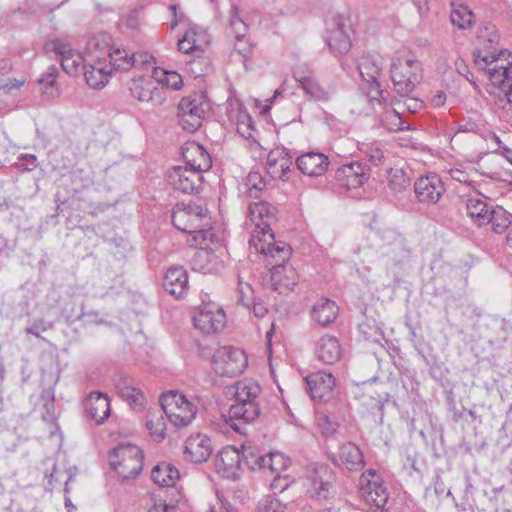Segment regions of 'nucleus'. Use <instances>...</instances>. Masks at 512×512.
<instances>
[{"instance_id":"55","label":"nucleus","mask_w":512,"mask_h":512,"mask_svg":"<svg viewBox=\"0 0 512 512\" xmlns=\"http://www.w3.org/2000/svg\"><path fill=\"white\" fill-rule=\"evenodd\" d=\"M178 51L183 53H190L195 48V41L192 37L189 36L188 33H186L181 39L178 40L177 43Z\"/></svg>"},{"instance_id":"47","label":"nucleus","mask_w":512,"mask_h":512,"mask_svg":"<svg viewBox=\"0 0 512 512\" xmlns=\"http://www.w3.org/2000/svg\"><path fill=\"white\" fill-rule=\"evenodd\" d=\"M381 124L387 130L394 132L411 129L410 125L407 124L394 109H389L382 114Z\"/></svg>"},{"instance_id":"54","label":"nucleus","mask_w":512,"mask_h":512,"mask_svg":"<svg viewBox=\"0 0 512 512\" xmlns=\"http://www.w3.org/2000/svg\"><path fill=\"white\" fill-rule=\"evenodd\" d=\"M242 461L244 460V463L251 469V470H258L260 465V460H258V457H261L262 454L255 451L252 448H245L242 446Z\"/></svg>"},{"instance_id":"14","label":"nucleus","mask_w":512,"mask_h":512,"mask_svg":"<svg viewBox=\"0 0 512 512\" xmlns=\"http://www.w3.org/2000/svg\"><path fill=\"white\" fill-rule=\"evenodd\" d=\"M196 329L205 334L215 333L221 330L226 323L223 309L214 302L199 306L193 316Z\"/></svg>"},{"instance_id":"36","label":"nucleus","mask_w":512,"mask_h":512,"mask_svg":"<svg viewBox=\"0 0 512 512\" xmlns=\"http://www.w3.org/2000/svg\"><path fill=\"white\" fill-rule=\"evenodd\" d=\"M338 314V306L335 301L328 298L319 299L311 309V318L320 326L331 324Z\"/></svg>"},{"instance_id":"58","label":"nucleus","mask_w":512,"mask_h":512,"mask_svg":"<svg viewBox=\"0 0 512 512\" xmlns=\"http://www.w3.org/2000/svg\"><path fill=\"white\" fill-rule=\"evenodd\" d=\"M20 160H23L26 162V164H22L24 170L32 171L35 169L38 165L37 163V157L34 154H22L20 156Z\"/></svg>"},{"instance_id":"52","label":"nucleus","mask_w":512,"mask_h":512,"mask_svg":"<svg viewBox=\"0 0 512 512\" xmlns=\"http://www.w3.org/2000/svg\"><path fill=\"white\" fill-rule=\"evenodd\" d=\"M285 510L286 506L271 496H266L257 505V512H285Z\"/></svg>"},{"instance_id":"44","label":"nucleus","mask_w":512,"mask_h":512,"mask_svg":"<svg viewBox=\"0 0 512 512\" xmlns=\"http://www.w3.org/2000/svg\"><path fill=\"white\" fill-rule=\"evenodd\" d=\"M146 427L150 434L158 440L164 439V432L166 430V422L163 416V411H149L146 420Z\"/></svg>"},{"instance_id":"37","label":"nucleus","mask_w":512,"mask_h":512,"mask_svg":"<svg viewBox=\"0 0 512 512\" xmlns=\"http://www.w3.org/2000/svg\"><path fill=\"white\" fill-rule=\"evenodd\" d=\"M275 207L267 202L250 203L248 207V215L250 220L255 224L252 234L261 231L259 225L264 226L266 223L270 228L271 221L274 219Z\"/></svg>"},{"instance_id":"24","label":"nucleus","mask_w":512,"mask_h":512,"mask_svg":"<svg viewBox=\"0 0 512 512\" xmlns=\"http://www.w3.org/2000/svg\"><path fill=\"white\" fill-rule=\"evenodd\" d=\"M52 49L60 56L62 69L69 75H77L82 71L85 60L82 54L72 49L67 43L56 39L51 42Z\"/></svg>"},{"instance_id":"56","label":"nucleus","mask_w":512,"mask_h":512,"mask_svg":"<svg viewBox=\"0 0 512 512\" xmlns=\"http://www.w3.org/2000/svg\"><path fill=\"white\" fill-rule=\"evenodd\" d=\"M319 426L322 428V432L325 435H332L337 430V424L330 420L326 415L321 416L318 419Z\"/></svg>"},{"instance_id":"41","label":"nucleus","mask_w":512,"mask_h":512,"mask_svg":"<svg viewBox=\"0 0 512 512\" xmlns=\"http://www.w3.org/2000/svg\"><path fill=\"white\" fill-rule=\"evenodd\" d=\"M187 153L197 155V158L188 159L187 165L193 169H196L200 174L203 171H207L211 167V158L207 151L199 144L192 143L187 148Z\"/></svg>"},{"instance_id":"45","label":"nucleus","mask_w":512,"mask_h":512,"mask_svg":"<svg viewBox=\"0 0 512 512\" xmlns=\"http://www.w3.org/2000/svg\"><path fill=\"white\" fill-rule=\"evenodd\" d=\"M388 188L394 193L404 192L410 185V180L402 169L387 168Z\"/></svg>"},{"instance_id":"12","label":"nucleus","mask_w":512,"mask_h":512,"mask_svg":"<svg viewBox=\"0 0 512 512\" xmlns=\"http://www.w3.org/2000/svg\"><path fill=\"white\" fill-rule=\"evenodd\" d=\"M359 495L366 503L377 508H383L389 499L382 477L374 469L362 472L359 478Z\"/></svg>"},{"instance_id":"28","label":"nucleus","mask_w":512,"mask_h":512,"mask_svg":"<svg viewBox=\"0 0 512 512\" xmlns=\"http://www.w3.org/2000/svg\"><path fill=\"white\" fill-rule=\"evenodd\" d=\"M212 242L213 240H208L205 245L198 246L200 250L194 254L191 260V266L194 271H198L203 274H213L219 272L223 267V263L219 257L207 249L209 243Z\"/></svg>"},{"instance_id":"11","label":"nucleus","mask_w":512,"mask_h":512,"mask_svg":"<svg viewBox=\"0 0 512 512\" xmlns=\"http://www.w3.org/2000/svg\"><path fill=\"white\" fill-rule=\"evenodd\" d=\"M212 363L216 374L226 377H235L241 374L247 367L248 359L243 350L223 346L214 353Z\"/></svg>"},{"instance_id":"17","label":"nucleus","mask_w":512,"mask_h":512,"mask_svg":"<svg viewBox=\"0 0 512 512\" xmlns=\"http://www.w3.org/2000/svg\"><path fill=\"white\" fill-rule=\"evenodd\" d=\"M86 83L94 89L103 88L109 81L112 73L120 70L117 61L85 60L82 67Z\"/></svg>"},{"instance_id":"43","label":"nucleus","mask_w":512,"mask_h":512,"mask_svg":"<svg viewBox=\"0 0 512 512\" xmlns=\"http://www.w3.org/2000/svg\"><path fill=\"white\" fill-rule=\"evenodd\" d=\"M58 75V69L55 65H50L46 72H44L38 79V83L41 86L42 93L54 97L59 94L56 78Z\"/></svg>"},{"instance_id":"15","label":"nucleus","mask_w":512,"mask_h":512,"mask_svg":"<svg viewBox=\"0 0 512 512\" xmlns=\"http://www.w3.org/2000/svg\"><path fill=\"white\" fill-rule=\"evenodd\" d=\"M205 108L200 98L183 97L178 104V123L188 132H194L202 125Z\"/></svg>"},{"instance_id":"34","label":"nucleus","mask_w":512,"mask_h":512,"mask_svg":"<svg viewBox=\"0 0 512 512\" xmlns=\"http://www.w3.org/2000/svg\"><path fill=\"white\" fill-rule=\"evenodd\" d=\"M230 13L231 15L229 19V28L231 33L234 34L235 39L237 41L235 43V51H237L238 54L246 58L247 54L251 51V46L243 42L244 37L248 33V26L244 22V20L239 17L238 10L236 7L232 6Z\"/></svg>"},{"instance_id":"4","label":"nucleus","mask_w":512,"mask_h":512,"mask_svg":"<svg viewBox=\"0 0 512 512\" xmlns=\"http://www.w3.org/2000/svg\"><path fill=\"white\" fill-rule=\"evenodd\" d=\"M473 57L478 69L487 74L489 85L500 89L507 102L512 105V53L507 50L490 52L476 49Z\"/></svg>"},{"instance_id":"25","label":"nucleus","mask_w":512,"mask_h":512,"mask_svg":"<svg viewBox=\"0 0 512 512\" xmlns=\"http://www.w3.org/2000/svg\"><path fill=\"white\" fill-rule=\"evenodd\" d=\"M212 454L211 440L205 434L191 435L185 441L184 457L186 460L200 464L206 462Z\"/></svg>"},{"instance_id":"53","label":"nucleus","mask_w":512,"mask_h":512,"mask_svg":"<svg viewBox=\"0 0 512 512\" xmlns=\"http://www.w3.org/2000/svg\"><path fill=\"white\" fill-rule=\"evenodd\" d=\"M365 156L369 163L375 167H379L381 165H384L385 162V156L382 149L377 144H372L367 147V149L364 151Z\"/></svg>"},{"instance_id":"7","label":"nucleus","mask_w":512,"mask_h":512,"mask_svg":"<svg viewBox=\"0 0 512 512\" xmlns=\"http://www.w3.org/2000/svg\"><path fill=\"white\" fill-rule=\"evenodd\" d=\"M109 464L124 480L136 478L143 468V454L134 444H120L109 455Z\"/></svg>"},{"instance_id":"61","label":"nucleus","mask_w":512,"mask_h":512,"mask_svg":"<svg viewBox=\"0 0 512 512\" xmlns=\"http://www.w3.org/2000/svg\"><path fill=\"white\" fill-rule=\"evenodd\" d=\"M434 492L435 494L440 497L442 495H446V496H451V491L450 490H446V487L444 485V483L439 480V479H436V481L434 482Z\"/></svg>"},{"instance_id":"27","label":"nucleus","mask_w":512,"mask_h":512,"mask_svg":"<svg viewBox=\"0 0 512 512\" xmlns=\"http://www.w3.org/2000/svg\"><path fill=\"white\" fill-rule=\"evenodd\" d=\"M307 389L313 400H325L332 392L335 385V379L332 373L317 371L309 374L305 378Z\"/></svg>"},{"instance_id":"18","label":"nucleus","mask_w":512,"mask_h":512,"mask_svg":"<svg viewBox=\"0 0 512 512\" xmlns=\"http://www.w3.org/2000/svg\"><path fill=\"white\" fill-rule=\"evenodd\" d=\"M169 178L173 189L183 194L198 193L203 183L202 175L188 165L174 167Z\"/></svg>"},{"instance_id":"64","label":"nucleus","mask_w":512,"mask_h":512,"mask_svg":"<svg viewBox=\"0 0 512 512\" xmlns=\"http://www.w3.org/2000/svg\"><path fill=\"white\" fill-rule=\"evenodd\" d=\"M414 6L417 8L420 15H423L429 10L428 0H411Z\"/></svg>"},{"instance_id":"42","label":"nucleus","mask_w":512,"mask_h":512,"mask_svg":"<svg viewBox=\"0 0 512 512\" xmlns=\"http://www.w3.org/2000/svg\"><path fill=\"white\" fill-rule=\"evenodd\" d=\"M153 78L157 81L159 86L164 85L173 90H179L183 85V80L180 74L176 71H169L160 68H153Z\"/></svg>"},{"instance_id":"40","label":"nucleus","mask_w":512,"mask_h":512,"mask_svg":"<svg viewBox=\"0 0 512 512\" xmlns=\"http://www.w3.org/2000/svg\"><path fill=\"white\" fill-rule=\"evenodd\" d=\"M132 379L124 378L116 385L118 393L121 398L129 403L134 408H141L143 406L144 396L141 390L132 385Z\"/></svg>"},{"instance_id":"33","label":"nucleus","mask_w":512,"mask_h":512,"mask_svg":"<svg viewBox=\"0 0 512 512\" xmlns=\"http://www.w3.org/2000/svg\"><path fill=\"white\" fill-rule=\"evenodd\" d=\"M338 457L341 465L350 472L361 471L365 466L363 452L352 442L343 443L339 447Z\"/></svg>"},{"instance_id":"49","label":"nucleus","mask_w":512,"mask_h":512,"mask_svg":"<svg viewBox=\"0 0 512 512\" xmlns=\"http://www.w3.org/2000/svg\"><path fill=\"white\" fill-rule=\"evenodd\" d=\"M245 187L250 197L258 198V194L266 187V182L259 172H250L246 177Z\"/></svg>"},{"instance_id":"8","label":"nucleus","mask_w":512,"mask_h":512,"mask_svg":"<svg viewBox=\"0 0 512 512\" xmlns=\"http://www.w3.org/2000/svg\"><path fill=\"white\" fill-rule=\"evenodd\" d=\"M160 405L167 419L177 428L188 426L197 414V407L176 391L163 394Z\"/></svg>"},{"instance_id":"13","label":"nucleus","mask_w":512,"mask_h":512,"mask_svg":"<svg viewBox=\"0 0 512 512\" xmlns=\"http://www.w3.org/2000/svg\"><path fill=\"white\" fill-rule=\"evenodd\" d=\"M128 88L131 96L141 102H149L153 106H161L166 101V88L159 86L153 76L135 77L129 82Z\"/></svg>"},{"instance_id":"19","label":"nucleus","mask_w":512,"mask_h":512,"mask_svg":"<svg viewBox=\"0 0 512 512\" xmlns=\"http://www.w3.org/2000/svg\"><path fill=\"white\" fill-rule=\"evenodd\" d=\"M112 36L107 32H99L91 36L86 45V60H105L115 62L116 50Z\"/></svg>"},{"instance_id":"22","label":"nucleus","mask_w":512,"mask_h":512,"mask_svg":"<svg viewBox=\"0 0 512 512\" xmlns=\"http://www.w3.org/2000/svg\"><path fill=\"white\" fill-rule=\"evenodd\" d=\"M293 165V157L285 148L272 149L266 158L267 173L272 179L287 180Z\"/></svg>"},{"instance_id":"50","label":"nucleus","mask_w":512,"mask_h":512,"mask_svg":"<svg viewBox=\"0 0 512 512\" xmlns=\"http://www.w3.org/2000/svg\"><path fill=\"white\" fill-rule=\"evenodd\" d=\"M41 399L44 401L42 409V419L45 422L53 423L56 420L55 406H54V393L52 390H44L41 394Z\"/></svg>"},{"instance_id":"48","label":"nucleus","mask_w":512,"mask_h":512,"mask_svg":"<svg viewBox=\"0 0 512 512\" xmlns=\"http://www.w3.org/2000/svg\"><path fill=\"white\" fill-rule=\"evenodd\" d=\"M489 218H492L489 224L492 225V230L497 234L505 232L511 224V215L500 206L493 207Z\"/></svg>"},{"instance_id":"16","label":"nucleus","mask_w":512,"mask_h":512,"mask_svg":"<svg viewBox=\"0 0 512 512\" xmlns=\"http://www.w3.org/2000/svg\"><path fill=\"white\" fill-rule=\"evenodd\" d=\"M445 185L439 175L432 173L418 178L414 183L417 200L425 205H435L445 193Z\"/></svg>"},{"instance_id":"1","label":"nucleus","mask_w":512,"mask_h":512,"mask_svg":"<svg viewBox=\"0 0 512 512\" xmlns=\"http://www.w3.org/2000/svg\"><path fill=\"white\" fill-rule=\"evenodd\" d=\"M259 228L261 231L252 234L249 239L250 248L264 256L275 289L278 286L292 288L297 283V274L293 267L285 265L290 257L289 246L274 240L272 229L267 223L264 226L259 225Z\"/></svg>"},{"instance_id":"20","label":"nucleus","mask_w":512,"mask_h":512,"mask_svg":"<svg viewBox=\"0 0 512 512\" xmlns=\"http://www.w3.org/2000/svg\"><path fill=\"white\" fill-rule=\"evenodd\" d=\"M369 177L370 168L358 161L342 165L335 173L337 183L347 189L361 187Z\"/></svg>"},{"instance_id":"6","label":"nucleus","mask_w":512,"mask_h":512,"mask_svg":"<svg viewBox=\"0 0 512 512\" xmlns=\"http://www.w3.org/2000/svg\"><path fill=\"white\" fill-rule=\"evenodd\" d=\"M334 470L324 463H311L306 467L304 486L311 498L325 500L335 492Z\"/></svg>"},{"instance_id":"57","label":"nucleus","mask_w":512,"mask_h":512,"mask_svg":"<svg viewBox=\"0 0 512 512\" xmlns=\"http://www.w3.org/2000/svg\"><path fill=\"white\" fill-rule=\"evenodd\" d=\"M48 329V326H46L45 321L40 319L34 322V324L30 327H27L25 329L27 334H32L36 336L37 338H42L40 335V332H44Z\"/></svg>"},{"instance_id":"9","label":"nucleus","mask_w":512,"mask_h":512,"mask_svg":"<svg viewBox=\"0 0 512 512\" xmlns=\"http://www.w3.org/2000/svg\"><path fill=\"white\" fill-rule=\"evenodd\" d=\"M421 63L416 59H393L390 65L391 80L401 96L411 93L420 82Z\"/></svg>"},{"instance_id":"21","label":"nucleus","mask_w":512,"mask_h":512,"mask_svg":"<svg viewBox=\"0 0 512 512\" xmlns=\"http://www.w3.org/2000/svg\"><path fill=\"white\" fill-rule=\"evenodd\" d=\"M293 76L305 95L309 96L311 99L322 102H327L331 99L334 93L333 89L323 86L311 71L296 69Z\"/></svg>"},{"instance_id":"2","label":"nucleus","mask_w":512,"mask_h":512,"mask_svg":"<svg viewBox=\"0 0 512 512\" xmlns=\"http://www.w3.org/2000/svg\"><path fill=\"white\" fill-rule=\"evenodd\" d=\"M232 388L235 392V402L229 408L226 423L237 433L247 435L249 426L261 414V386L253 379L237 381Z\"/></svg>"},{"instance_id":"23","label":"nucleus","mask_w":512,"mask_h":512,"mask_svg":"<svg viewBox=\"0 0 512 512\" xmlns=\"http://www.w3.org/2000/svg\"><path fill=\"white\" fill-rule=\"evenodd\" d=\"M241 463L242 452L233 446H227L218 453L215 467L223 477L235 480L239 476Z\"/></svg>"},{"instance_id":"59","label":"nucleus","mask_w":512,"mask_h":512,"mask_svg":"<svg viewBox=\"0 0 512 512\" xmlns=\"http://www.w3.org/2000/svg\"><path fill=\"white\" fill-rule=\"evenodd\" d=\"M124 21L125 26L131 30H136L140 26L139 16L135 11L130 12Z\"/></svg>"},{"instance_id":"38","label":"nucleus","mask_w":512,"mask_h":512,"mask_svg":"<svg viewBox=\"0 0 512 512\" xmlns=\"http://www.w3.org/2000/svg\"><path fill=\"white\" fill-rule=\"evenodd\" d=\"M492 205H489L486 201L480 198L470 197L466 201V210L471 220L478 226L487 225L490 223L492 218L490 217V211L493 210Z\"/></svg>"},{"instance_id":"3","label":"nucleus","mask_w":512,"mask_h":512,"mask_svg":"<svg viewBox=\"0 0 512 512\" xmlns=\"http://www.w3.org/2000/svg\"><path fill=\"white\" fill-rule=\"evenodd\" d=\"M171 218L175 228L191 235L189 243L192 246H203L208 240H214L210 213L201 203H177L172 210Z\"/></svg>"},{"instance_id":"31","label":"nucleus","mask_w":512,"mask_h":512,"mask_svg":"<svg viewBox=\"0 0 512 512\" xmlns=\"http://www.w3.org/2000/svg\"><path fill=\"white\" fill-rule=\"evenodd\" d=\"M163 288L175 298H182L188 289L187 271L183 267H170L164 276Z\"/></svg>"},{"instance_id":"62","label":"nucleus","mask_w":512,"mask_h":512,"mask_svg":"<svg viewBox=\"0 0 512 512\" xmlns=\"http://www.w3.org/2000/svg\"><path fill=\"white\" fill-rule=\"evenodd\" d=\"M446 102V95L444 92L438 91L435 95L431 98V104L435 108L442 107Z\"/></svg>"},{"instance_id":"10","label":"nucleus","mask_w":512,"mask_h":512,"mask_svg":"<svg viewBox=\"0 0 512 512\" xmlns=\"http://www.w3.org/2000/svg\"><path fill=\"white\" fill-rule=\"evenodd\" d=\"M326 43L334 56L347 54L352 46V24L349 18L335 14L326 22Z\"/></svg>"},{"instance_id":"51","label":"nucleus","mask_w":512,"mask_h":512,"mask_svg":"<svg viewBox=\"0 0 512 512\" xmlns=\"http://www.w3.org/2000/svg\"><path fill=\"white\" fill-rule=\"evenodd\" d=\"M270 473L280 475L281 472L287 470L291 464L289 457L285 456L281 452H270Z\"/></svg>"},{"instance_id":"60","label":"nucleus","mask_w":512,"mask_h":512,"mask_svg":"<svg viewBox=\"0 0 512 512\" xmlns=\"http://www.w3.org/2000/svg\"><path fill=\"white\" fill-rule=\"evenodd\" d=\"M290 484V481L287 477L281 479L280 475H276L271 482V488L274 490L284 491Z\"/></svg>"},{"instance_id":"35","label":"nucleus","mask_w":512,"mask_h":512,"mask_svg":"<svg viewBox=\"0 0 512 512\" xmlns=\"http://www.w3.org/2000/svg\"><path fill=\"white\" fill-rule=\"evenodd\" d=\"M237 299L239 303L247 308H250L252 305L253 313L257 318H263L268 312L263 301L255 300L251 285L248 282L243 281L241 277H238Z\"/></svg>"},{"instance_id":"46","label":"nucleus","mask_w":512,"mask_h":512,"mask_svg":"<svg viewBox=\"0 0 512 512\" xmlns=\"http://www.w3.org/2000/svg\"><path fill=\"white\" fill-rule=\"evenodd\" d=\"M450 18L459 29H466L473 24L475 16L467 6L459 4L454 5Z\"/></svg>"},{"instance_id":"5","label":"nucleus","mask_w":512,"mask_h":512,"mask_svg":"<svg viewBox=\"0 0 512 512\" xmlns=\"http://www.w3.org/2000/svg\"><path fill=\"white\" fill-rule=\"evenodd\" d=\"M383 58L377 53L363 54L358 61V71L362 80L368 84L366 98L371 104H381L385 100V91L381 89Z\"/></svg>"},{"instance_id":"32","label":"nucleus","mask_w":512,"mask_h":512,"mask_svg":"<svg viewBox=\"0 0 512 512\" xmlns=\"http://www.w3.org/2000/svg\"><path fill=\"white\" fill-rule=\"evenodd\" d=\"M117 66L121 71H127L132 67L145 68L154 63V57L147 52L141 51L137 53H130L125 48L116 50Z\"/></svg>"},{"instance_id":"63","label":"nucleus","mask_w":512,"mask_h":512,"mask_svg":"<svg viewBox=\"0 0 512 512\" xmlns=\"http://www.w3.org/2000/svg\"><path fill=\"white\" fill-rule=\"evenodd\" d=\"M178 7L179 6L176 4L169 6V9L172 12V15L174 17V19L172 20L171 25H170L171 29H174L178 25V22H180L183 18V14L182 13L178 14V12H177Z\"/></svg>"},{"instance_id":"30","label":"nucleus","mask_w":512,"mask_h":512,"mask_svg":"<svg viewBox=\"0 0 512 512\" xmlns=\"http://www.w3.org/2000/svg\"><path fill=\"white\" fill-rule=\"evenodd\" d=\"M315 355L323 364L337 363L342 356V348L338 339L329 334L320 337L315 344Z\"/></svg>"},{"instance_id":"26","label":"nucleus","mask_w":512,"mask_h":512,"mask_svg":"<svg viewBox=\"0 0 512 512\" xmlns=\"http://www.w3.org/2000/svg\"><path fill=\"white\" fill-rule=\"evenodd\" d=\"M86 416L96 424H102L111 413L110 399L101 392H91L84 402Z\"/></svg>"},{"instance_id":"39","label":"nucleus","mask_w":512,"mask_h":512,"mask_svg":"<svg viewBox=\"0 0 512 512\" xmlns=\"http://www.w3.org/2000/svg\"><path fill=\"white\" fill-rule=\"evenodd\" d=\"M179 471L170 463L156 465L151 471V479L160 487L173 486L179 479Z\"/></svg>"},{"instance_id":"29","label":"nucleus","mask_w":512,"mask_h":512,"mask_svg":"<svg viewBox=\"0 0 512 512\" xmlns=\"http://www.w3.org/2000/svg\"><path fill=\"white\" fill-rule=\"evenodd\" d=\"M296 165L299 171L310 177L323 175L329 166V160L326 155L320 152H307L296 159Z\"/></svg>"}]
</instances>
